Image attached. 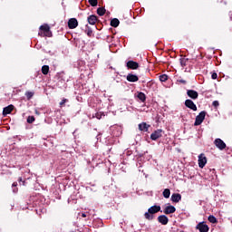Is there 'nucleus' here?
<instances>
[{
	"label": "nucleus",
	"instance_id": "f257e3e1",
	"mask_svg": "<svg viewBox=\"0 0 232 232\" xmlns=\"http://www.w3.org/2000/svg\"><path fill=\"white\" fill-rule=\"evenodd\" d=\"M159 211H160V206L154 205L148 209V212H145L144 217L147 220H153V215Z\"/></svg>",
	"mask_w": 232,
	"mask_h": 232
},
{
	"label": "nucleus",
	"instance_id": "f03ea898",
	"mask_svg": "<svg viewBox=\"0 0 232 232\" xmlns=\"http://www.w3.org/2000/svg\"><path fill=\"white\" fill-rule=\"evenodd\" d=\"M204 119H206V111H202L196 117L194 126H200L202 122H204Z\"/></svg>",
	"mask_w": 232,
	"mask_h": 232
},
{
	"label": "nucleus",
	"instance_id": "7ed1b4c3",
	"mask_svg": "<svg viewBox=\"0 0 232 232\" xmlns=\"http://www.w3.org/2000/svg\"><path fill=\"white\" fill-rule=\"evenodd\" d=\"M162 133L163 131L160 129L155 130L150 134L151 140H158V139H160V137H162Z\"/></svg>",
	"mask_w": 232,
	"mask_h": 232
},
{
	"label": "nucleus",
	"instance_id": "20e7f679",
	"mask_svg": "<svg viewBox=\"0 0 232 232\" xmlns=\"http://www.w3.org/2000/svg\"><path fill=\"white\" fill-rule=\"evenodd\" d=\"M215 146H217L218 148V150H226V142H224V140H222L221 139L218 138L215 140L214 141Z\"/></svg>",
	"mask_w": 232,
	"mask_h": 232
},
{
	"label": "nucleus",
	"instance_id": "39448f33",
	"mask_svg": "<svg viewBox=\"0 0 232 232\" xmlns=\"http://www.w3.org/2000/svg\"><path fill=\"white\" fill-rule=\"evenodd\" d=\"M206 164H208V159L206 158V156L204 154H200L198 156V167L204 168V166H206Z\"/></svg>",
	"mask_w": 232,
	"mask_h": 232
},
{
	"label": "nucleus",
	"instance_id": "423d86ee",
	"mask_svg": "<svg viewBox=\"0 0 232 232\" xmlns=\"http://www.w3.org/2000/svg\"><path fill=\"white\" fill-rule=\"evenodd\" d=\"M185 106L187 108H189V110H192L193 111H197V105L191 100H186Z\"/></svg>",
	"mask_w": 232,
	"mask_h": 232
},
{
	"label": "nucleus",
	"instance_id": "0eeeda50",
	"mask_svg": "<svg viewBox=\"0 0 232 232\" xmlns=\"http://www.w3.org/2000/svg\"><path fill=\"white\" fill-rule=\"evenodd\" d=\"M197 229H198L199 232H208L209 231V227L204 222H201L197 225Z\"/></svg>",
	"mask_w": 232,
	"mask_h": 232
},
{
	"label": "nucleus",
	"instance_id": "6e6552de",
	"mask_svg": "<svg viewBox=\"0 0 232 232\" xmlns=\"http://www.w3.org/2000/svg\"><path fill=\"white\" fill-rule=\"evenodd\" d=\"M68 26L70 30H73L76 26H79V22L75 18H71L68 21Z\"/></svg>",
	"mask_w": 232,
	"mask_h": 232
},
{
	"label": "nucleus",
	"instance_id": "1a4fd4ad",
	"mask_svg": "<svg viewBox=\"0 0 232 232\" xmlns=\"http://www.w3.org/2000/svg\"><path fill=\"white\" fill-rule=\"evenodd\" d=\"M40 30L44 32V35L46 37H50L52 35V32H50V26L48 24L41 25Z\"/></svg>",
	"mask_w": 232,
	"mask_h": 232
},
{
	"label": "nucleus",
	"instance_id": "9d476101",
	"mask_svg": "<svg viewBox=\"0 0 232 232\" xmlns=\"http://www.w3.org/2000/svg\"><path fill=\"white\" fill-rule=\"evenodd\" d=\"M187 95L190 98L193 99L194 101L198 99V92L194 90H188L187 91Z\"/></svg>",
	"mask_w": 232,
	"mask_h": 232
},
{
	"label": "nucleus",
	"instance_id": "9b49d317",
	"mask_svg": "<svg viewBox=\"0 0 232 232\" xmlns=\"http://www.w3.org/2000/svg\"><path fill=\"white\" fill-rule=\"evenodd\" d=\"M175 211H177V208H175V207L174 206H167L165 208H164V210H163V213L165 214V215H171V214H173V213H175Z\"/></svg>",
	"mask_w": 232,
	"mask_h": 232
},
{
	"label": "nucleus",
	"instance_id": "f8f14e48",
	"mask_svg": "<svg viewBox=\"0 0 232 232\" xmlns=\"http://www.w3.org/2000/svg\"><path fill=\"white\" fill-rule=\"evenodd\" d=\"M158 222L162 224V226H167V224L169 222V218H168L166 215H161L158 217Z\"/></svg>",
	"mask_w": 232,
	"mask_h": 232
},
{
	"label": "nucleus",
	"instance_id": "ddd939ff",
	"mask_svg": "<svg viewBox=\"0 0 232 232\" xmlns=\"http://www.w3.org/2000/svg\"><path fill=\"white\" fill-rule=\"evenodd\" d=\"M12 111H14V105L10 104L7 107H5L3 110V115L4 117H6V115H10V113H12Z\"/></svg>",
	"mask_w": 232,
	"mask_h": 232
},
{
	"label": "nucleus",
	"instance_id": "4468645a",
	"mask_svg": "<svg viewBox=\"0 0 232 232\" xmlns=\"http://www.w3.org/2000/svg\"><path fill=\"white\" fill-rule=\"evenodd\" d=\"M127 68H129L130 70H137V68H139V63L129 61L127 62Z\"/></svg>",
	"mask_w": 232,
	"mask_h": 232
},
{
	"label": "nucleus",
	"instance_id": "2eb2a0df",
	"mask_svg": "<svg viewBox=\"0 0 232 232\" xmlns=\"http://www.w3.org/2000/svg\"><path fill=\"white\" fill-rule=\"evenodd\" d=\"M127 81L129 82H137V81H139V76L132 74V73H129L127 75Z\"/></svg>",
	"mask_w": 232,
	"mask_h": 232
},
{
	"label": "nucleus",
	"instance_id": "dca6fc26",
	"mask_svg": "<svg viewBox=\"0 0 232 232\" xmlns=\"http://www.w3.org/2000/svg\"><path fill=\"white\" fill-rule=\"evenodd\" d=\"M150 130V125L146 122H142L139 124V130L140 131H148Z\"/></svg>",
	"mask_w": 232,
	"mask_h": 232
},
{
	"label": "nucleus",
	"instance_id": "f3484780",
	"mask_svg": "<svg viewBox=\"0 0 232 232\" xmlns=\"http://www.w3.org/2000/svg\"><path fill=\"white\" fill-rule=\"evenodd\" d=\"M172 202H180L182 200V196L179 193H174L171 196Z\"/></svg>",
	"mask_w": 232,
	"mask_h": 232
},
{
	"label": "nucleus",
	"instance_id": "a211bd4d",
	"mask_svg": "<svg viewBox=\"0 0 232 232\" xmlns=\"http://www.w3.org/2000/svg\"><path fill=\"white\" fill-rule=\"evenodd\" d=\"M87 21L89 24H95V23H97V16L92 14L88 17Z\"/></svg>",
	"mask_w": 232,
	"mask_h": 232
},
{
	"label": "nucleus",
	"instance_id": "6ab92c4d",
	"mask_svg": "<svg viewBox=\"0 0 232 232\" xmlns=\"http://www.w3.org/2000/svg\"><path fill=\"white\" fill-rule=\"evenodd\" d=\"M119 24H121V22L117 18H113L111 21V26H112L113 28H117V26H119Z\"/></svg>",
	"mask_w": 232,
	"mask_h": 232
},
{
	"label": "nucleus",
	"instance_id": "aec40b11",
	"mask_svg": "<svg viewBox=\"0 0 232 232\" xmlns=\"http://www.w3.org/2000/svg\"><path fill=\"white\" fill-rule=\"evenodd\" d=\"M137 97L141 102H146V94L144 92H139Z\"/></svg>",
	"mask_w": 232,
	"mask_h": 232
},
{
	"label": "nucleus",
	"instance_id": "412c9836",
	"mask_svg": "<svg viewBox=\"0 0 232 232\" xmlns=\"http://www.w3.org/2000/svg\"><path fill=\"white\" fill-rule=\"evenodd\" d=\"M48 72H50V66L48 65L42 66V73L44 75H48Z\"/></svg>",
	"mask_w": 232,
	"mask_h": 232
},
{
	"label": "nucleus",
	"instance_id": "4be33fe9",
	"mask_svg": "<svg viewBox=\"0 0 232 232\" xmlns=\"http://www.w3.org/2000/svg\"><path fill=\"white\" fill-rule=\"evenodd\" d=\"M170 195H171V191L169 190V188H165L163 190V197H164V198H169Z\"/></svg>",
	"mask_w": 232,
	"mask_h": 232
},
{
	"label": "nucleus",
	"instance_id": "5701e85b",
	"mask_svg": "<svg viewBox=\"0 0 232 232\" xmlns=\"http://www.w3.org/2000/svg\"><path fill=\"white\" fill-rule=\"evenodd\" d=\"M97 14H98V15L102 16V15H104V14H106V9H104V7H99L97 9Z\"/></svg>",
	"mask_w": 232,
	"mask_h": 232
},
{
	"label": "nucleus",
	"instance_id": "b1692460",
	"mask_svg": "<svg viewBox=\"0 0 232 232\" xmlns=\"http://www.w3.org/2000/svg\"><path fill=\"white\" fill-rule=\"evenodd\" d=\"M208 222L211 224H217V218H215L213 215L208 216Z\"/></svg>",
	"mask_w": 232,
	"mask_h": 232
},
{
	"label": "nucleus",
	"instance_id": "393cba45",
	"mask_svg": "<svg viewBox=\"0 0 232 232\" xmlns=\"http://www.w3.org/2000/svg\"><path fill=\"white\" fill-rule=\"evenodd\" d=\"M160 81L161 82H166V81H168V75H167V74H161V75L160 76Z\"/></svg>",
	"mask_w": 232,
	"mask_h": 232
},
{
	"label": "nucleus",
	"instance_id": "a878e982",
	"mask_svg": "<svg viewBox=\"0 0 232 232\" xmlns=\"http://www.w3.org/2000/svg\"><path fill=\"white\" fill-rule=\"evenodd\" d=\"M89 4L91 5V6H97V5H99L98 0H89Z\"/></svg>",
	"mask_w": 232,
	"mask_h": 232
},
{
	"label": "nucleus",
	"instance_id": "bb28decb",
	"mask_svg": "<svg viewBox=\"0 0 232 232\" xmlns=\"http://www.w3.org/2000/svg\"><path fill=\"white\" fill-rule=\"evenodd\" d=\"M25 96L28 99V101H30V99H32V97H34V92H26Z\"/></svg>",
	"mask_w": 232,
	"mask_h": 232
},
{
	"label": "nucleus",
	"instance_id": "cd10ccee",
	"mask_svg": "<svg viewBox=\"0 0 232 232\" xmlns=\"http://www.w3.org/2000/svg\"><path fill=\"white\" fill-rule=\"evenodd\" d=\"M35 121V117H34V116H29L28 118H27V122H28V124H32L33 122H34Z\"/></svg>",
	"mask_w": 232,
	"mask_h": 232
},
{
	"label": "nucleus",
	"instance_id": "c85d7f7f",
	"mask_svg": "<svg viewBox=\"0 0 232 232\" xmlns=\"http://www.w3.org/2000/svg\"><path fill=\"white\" fill-rule=\"evenodd\" d=\"M88 37H92V35H93V31L92 29H88L85 31Z\"/></svg>",
	"mask_w": 232,
	"mask_h": 232
},
{
	"label": "nucleus",
	"instance_id": "c756f323",
	"mask_svg": "<svg viewBox=\"0 0 232 232\" xmlns=\"http://www.w3.org/2000/svg\"><path fill=\"white\" fill-rule=\"evenodd\" d=\"M67 101L68 100H66V99L62 100L61 102H60V106H64V104H66Z\"/></svg>",
	"mask_w": 232,
	"mask_h": 232
},
{
	"label": "nucleus",
	"instance_id": "7c9ffc66",
	"mask_svg": "<svg viewBox=\"0 0 232 232\" xmlns=\"http://www.w3.org/2000/svg\"><path fill=\"white\" fill-rule=\"evenodd\" d=\"M218 77V75L217 74V72H213L211 75V79L215 80Z\"/></svg>",
	"mask_w": 232,
	"mask_h": 232
},
{
	"label": "nucleus",
	"instance_id": "2f4dec72",
	"mask_svg": "<svg viewBox=\"0 0 232 232\" xmlns=\"http://www.w3.org/2000/svg\"><path fill=\"white\" fill-rule=\"evenodd\" d=\"M180 64H181V66H186V59H181Z\"/></svg>",
	"mask_w": 232,
	"mask_h": 232
},
{
	"label": "nucleus",
	"instance_id": "473e14b6",
	"mask_svg": "<svg viewBox=\"0 0 232 232\" xmlns=\"http://www.w3.org/2000/svg\"><path fill=\"white\" fill-rule=\"evenodd\" d=\"M178 82H180L181 84H186L187 82L186 80H179Z\"/></svg>",
	"mask_w": 232,
	"mask_h": 232
},
{
	"label": "nucleus",
	"instance_id": "72a5a7b5",
	"mask_svg": "<svg viewBox=\"0 0 232 232\" xmlns=\"http://www.w3.org/2000/svg\"><path fill=\"white\" fill-rule=\"evenodd\" d=\"M213 106H216V107L218 106V101H214L213 102Z\"/></svg>",
	"mask_w": 232,
	"mask_h": 232
},
{
	"label": "nucleus",
	"instance_id": "f704fd0d",
	"mask_svg": "<svg viewBox=\"0 0 232 232\" xmlns=\"http://www.w3.org/2000/svg\"><path fill=\"white\" fill-rule=\"evenodd\" d=\"M13 188H17V182L13 183Z\"/></svg>",
	"mask_w": 232,
	"mask_h": 232
},
{
	"label": "nucleus",
	"instance_id": "c9c22d12",
	"mask_svg": "<svg viewBox=\"0 0 232 232\" xmlns=\"http://www.w3.org/2000/svg\"><path fill=\"white\" fill-rule=\"evenodd\" d=\"M82 217L83 218H86V213H82Z\"/></svg>",
	"mask_w": 232,
	"mask_h": 232
},
{
	"label": "nucleus",
	"instance_id": "e433bc0d",
	"mask_svg": "<svg viewBox=\"0 0 232 232\" xmlns=\"http://www.w3.org/2000/svg\"><path fill=\"white\" fill-rule=\"evenodd\" d=\"M13 191L14 192V193H17V188H13Z\"/></svg>",
	"mask_w": 232,
	"mask_h": 232
},
{
	"label": "nucleus",
	"instance_id": "4c0bfd02",
	"mask_svg": "<svg viewBox=\"0 0 232 232\" xmlns=\"http://www.w3.org/2000/svg\"><path fill=\"white\" fill-rule=\"evenodd\" d=\"M19 180H20V182H21V181H23V179H22V178H19Z\"/></svg>",
	"mask_w": 232,
	"mask_h": 232
}]
</instances>
